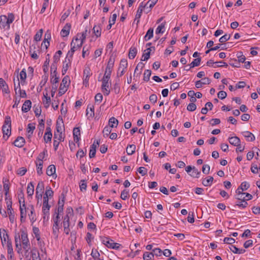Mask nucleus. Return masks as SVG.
Segmentation results:
<instances>
[{
  "instance_id": "nucleus-22",
  "label": "nucleus",
  "mask_w": 260,
  "mask_h": 260,
  "mask_svg": "<svg viewBox=\"0 0 260 260\" xmlns=\"http://www.w3.org/2000/svg\"><path fill=\"white\" fill-rule=\"evenodd\" d=\"M57 71H54L51 72V79L50 81L52 85H57L59 81V78L57 76Z\"/></svg>"
},
{
  "instance_id": "nucleus-28",
  "label": "nucleus",
  "mask_w": 260,
  "mask_h": 260,
  "mask_svg": "<svg viewBox=\"0 0 260 260\" xmlns=\"http://www.w3.org/2000/svg\"><path fill=\"white\" fill-rule=\"evenodd\" d=\"M20 237L21 235L20 236L19 234H16L15 236V243L18 252H19V251L21 250V245L20 244Z\"/></svg>"
},
{
  "instance_id": "nucleus-5",
  "label": "nucleus",
  "mask_w": 260,
  "mask_h": 260,
  "mask_svg": "<svg viewBox=\"0 0 260 260\" xmlns=\"http://www.w3.org/2000/svg\"><path fill=\"white\" fill-rule=\"evenodd\" d=\"M127 61L126 59L123 58L121 59L117 73L118 77H121L125 73L127 67Z\"/></svg>"
},
{
  "instance_id": "nucleus-35",
  "label": "nucleus",
  "mask_w": 260,
  "mask_h": 260,
  "mask_svg": "<svg viewBox=\"0 0 260 260\" xmlns=\"http://www.w3.org/2000/svg\"><path fill=\"white\" fill-rule=\"evenodd\" d=\"M136 148V147L134 144L128 145L126 149L127 155H129L133 154L135 152Z\"/></svg>"
},
{
  "instance_id": "nucleus-31",
  "label": "nucleus",
  "mask_w": 260,
  "mask_h": 260,
  "mask_svg": "<svg viewBox=\"0 0 260 260\" xmlns=\"http://www.w3.org/2000/svg\"><path fill=\"white\" fill-rule=\"evenodd\" d=\"M229 248L231 251L236 254H242L245 253L246 251L245 249H239L234 245H231Z\"/></svg>"
},
{
  "instance_id": "nucleus-50",
  "label": "nucleus",
  "mask_w": 260,
  "mask_h": 260,
  "mask_svg": "<svg viewBox=\"0 0 260 260\" xmlns=\"http://www.w3.org/2000/svg\"><path fill=\"white\" fill-rule=\"evenodd\" d=\"M44 189V184L43 181H40L38 183L36 189V192H43Z\"/></svg>"
},
{
  "instance_id": "nucleus-27",
  "label": "nucleus",
  "mask_w": 260,
  "mask_h": 260,
  "mask_svg": "<svg viewBox=\"0 0 260 260\" xmlns=\"http://www.w3.org/2000/svg\"><path fill=\"white\" fill-rule=\"evenodd\" d=\"M35 128H36L35 123H29L27 125L26 130H27V136L28 138L31 137Z\"/></svg>"
},
{
  "instance_id": "nucleus-8",
  "label": "nucleus",
  "mask_w": 260,
  "mask_h": 260,
  "mask_svg": "<svg viewBox=\"0 0 260 260\" xmlns=\"http://www.w3.org/2000/svg\"><path fill=\"white\" fill-rule=\"evenodd\" d=\"M83 45V41H79L78 37L74 39L71 43V49H74V51L80 50Z\"/></svg>"
},
{
  "instance_id": "nucleus-38",
  "label": "nucleus",
  "mask_w": 260,
  "mask_h": 260,
  "mask_svg": "<svg viewBox=\"0 0 260 260\" xmlns=\"http://www.w3.org/2000/svg\"><path fill=\"white\" fill-rule=\"evenodd\" d=\"M55 167L53 165H50L46 170V174L48 176H53L55 173Z\"/></svg>"
},
{
  "instance_id": "nucleus-19",
  "label": "nucleus",
  "mask_w": 260,
  "mask_h": 260,
  "mask_svg": "<svg viewBox=\"0 0 260 260\" xmlns=\"http://www.w3.org/2000/svg\"><path fill=\"white\" fill-rule=\"evenodd\" d=\"M8 214L9 215L10 220L11 223H13L14 220V215L13 214V209L12 207V202L7 203Z\"/></svg>"
},
{
  "instance_id": "nucleus-59",
  "label": "nucleus",
  "mask_w": 260,
  "mask_h": 260,
  "mask_svg": "<svg viewBox=\"0 0 260 260\" xmlns=\"http://www.w3.org/2000/svg\"><path fill=\"white\" fill-rule=\"evenodd\" d=\"M151 75V71L150 70H146L144 73L143 80L145 81L148 82L149 80L150 77Z\"/></svg>"
},
{
  "instance_id": "nucleus-34",
  "label": "nucleus",
  "mask_w": 260,
  "mask_h": 260,
  "mask_svg": "<svg viewBox=\"0 0 260 260\" xmlns=\"http://www.w3.org/2000/svg\"><path fill=\"white\" fill-rule=\"evenodd\" d=\"M213 181V177L212 176H208L206 178H205L202 181V184L205 186H210L212 185Z\"/></svg>"
},
{
  "instance_id": "nucleus-3",
  "label": "nucleus",
  "mask_w": 260,
  "mask_h": 260,
  "mask_svg": "<svg viewBox=\"0 0 260 260\" xmlns=\"http://www.w3.org/2000/svg\"><path fill=\"white\" fill-rule=\"evenodd\" d=\"M70 80L68 76H66L62 79L61 83L59 88L58 95L59 96L62 95L68 90V87L70 84Z\"/></svg>"
},
{
  "instance_id": "nucleus-42",
  "label": "nucleus",
  "mask_w": 260,
  "mask_h": 260,
  "mask_svg": "<svg viewBox=\"0 0 260 260\" xmlns=\"http://www.w3.org/2000/svg\"><path fill=\"white\" fill-rule=\"evenodd\" d=\"M20 79L21 80V84L23 85L25 82V79L26 78V73L25 69H23L19 74Z\"/></svg>"
},
{
  "instance_id": "nucleus-64",
  "label": "nucleus",
  "mask_w": 260,
  "mask_h": 260,
  "mask_svg": "<svg viewBox=\"0 0 260 260\" xmlns=\"http://www.w3.org/2000/svg\"><path fill=\"white\" fill-rule=\"evenodd\" d=\"M239 187L241 189L242 191L246 190L250 187V184L249 183L244 181L243 182Z\"/></svg>"
},
{
  "instance_id": "nucleus-24",
  "label": "nucleus",
  "mask_w": 260,
  "mask_h": 260,
  "mask_svg": "<svg viewBox=\"0 0 260 260\" xmlns=\"http://www.w3.org/2000/svg\"><path fill=\"white\" fill-rule=\"evenodd\" d=\"M243 136L248 141H253L255 140V137L253 134L248 131L242 132Z\"/></svg>"
},
{
  "instance_id": "nucleus-36",
  "label": "nucleus",
  "mask_w": 260,
  "mask_h": 260,
  "mask_svg": "<svg viewBox=\"0 0 260 260\" xmlns=\"http://www.w3.org/2000/svg\"><path fill=\"white\" fill-rule=\"evenodd\" d=\"M63 125H63L62 119L61 118L60 121H59V118H58L56 122V131L57 133H62V126Z\"/></svg>"
},
{
  "instance_id": "nucleus-25",
  "label": "nucleus",
  "mask_w": 260,
  "mask_h": 260,
  "mask_svg": "<svg viewBox=\"0 0 260 260\" xmlns=\"http://www.w3.org/2000/svg\"><path fill=\"white\" fill-rule=\"evenodd\" d=\"M229 142L231 145L235 146L241 143L240 139L237 136L229 137Z\"/></svg>"
},
{
  "instance_id": "nucleus-46",
  "label": "nucleus",
  "mask_w": 260,
  "mask_h": 260,
  "mask_svg": "<svg viewBox=\"0 0 260 260\" xmlns=\"http://www.w3.org/2000/svg\"><path fill=\"white\" fill-rule=\"evenodd\" d=\"M9 180L6 178H3V183H4V189L5 191V195L7 196L9 193V185L8 184Z\"/></svg>"
},
{
  "instance_id": "nucleus-16",
  "label": "nucleus",
  "mask_w": 260,
  "mask_h": 260,
  "mask_svg": "<svg viewBox=\"0 0 260 260\" xmlns=\"http://www.w3.org/2000/svg\"><path fill=\"white\" fill-rule=\"evenodd\" d=\"M67 211L68 212V213H67V215H66L63 218V222H62V223H63V226H70V217H69V214H72V212H73V210L72 209H70V208H68L67 209Z\"/></svg>"
},
{
  "instance_id": "nucleus-54",
  "label": "nucleus",
  "mask_w": 260,
  "mask_h": 260,
  "mask_svg": "<svg viewBox=\"0 0 260 260\" xmlns=\"http://www.w3.org/2000/svg\"><path fill=\"white\" fill-rule=\"evenodd\" d=\"M47 154V150L45 149L42 152H41L37 158V162L43 161L45 156Z\"/></svg>"
},
{
  "instance_id": "nucleus-9",
  "label": "nucleus",
  "mask_w": 260,
  "mask_h": 260,
  "mask_svg": "<svg viewBox=\"0 0 260 260\" xmlns=\"http://www.w3.org/2000/svg\"><path fill=\"white\" fill-rule=\"evenodd\" d=\"M50 207H51V206L49 205L48 201L46 200V199L43 200L42 212H43V215H47V219L49 218V214H50L49 210H50Z\"/></svg>"
},
{
  "instance_id": "nucleus-4",
  "label": "nucleus",
  "mask_w": 260,
  "mask_h": 260,
  "mask_svg": "<svg viewBox=\"0 0 260 260\" xmlns=\"http://www.w3.org/2000/svg\"><path fill=\"white\" fill-rule=\"evenodd\" d=\"M102 243L108 248L113 249H118L121 246V244L114 242L113 240L110 239L108 237L103 238Z\"/></svg>"
},
{
  "instance_id": "nucleus-11",
  "label": "nucleus",
  "mask_w": 260,
  "mask_h": 260,
  "mask_svg": "<svg viewBox=\"0 0 260 260\" xmlns=\"http://www.w3.org/2000/svg\"><path fill=\"white\" fill-rule=\"evenodd\" d=\"M0 237L2 241V245L4 246L5 244L7 242L9 238L8 234L5 229H0Z\"/></svg>"
},
{
  "instance_id": "nucleus-18",
  "label": "nucleus",
  "mask_w": 260,
  "mask_h": 260,
  "mask_svg": "<svg viewBox=\"0 0 260 260\" xmlns=\"http://www.w3.org/2000/svg\"><path fill=\"white\" fill-rule=\"evenodd\" d=\"M100 142L99 141H96V144H95V142L92 144L90 146V149L89 151V156L90 158H93L95 156L96 153V148L99 145Z\"/></svg>"
},
{
  "instance_id": "nucleus-13",
  "label": "nucleus",
  "mask_w": 260,
  "mask_h": 260,
  "mask_svg": "<svg viewBox=\"0 0 260 260\" xmlns=\"http://www.w3.org/2000/svg\"><path fill=\"white\" fill-rule=\"evenodd\" d=\"M0 87L3 93H10V90L8 84L6 83V81L2 78H0Z\"/></svg>"
},
{
  "instance_id": "nucleus-52",
  "label": "nucleus",
  "mask_w": 260,
  "mask_h": 260,
  "mask_svg": "<svg viewBox=\"0 0 260 260\" xmlns=\"http://www.w3.org/2000/svg\"><path fill=\"white\" fill-rule=\"evenodd\" d=\"M71 65V62H70V60H69V61H67V62H63L62 69V75H64L67 73V71H68L69 67H70Z\"/></svg>"
},
{
  "instance_id": "nucleus-21",
  "label": "nucleus",
  "mask_w": 260,
  "mask_h": 260,
  "mask_svg": "<svg viewBox=\"0 0 260 260\" xmlns=\"http://www.w3.org/2000/svg\"><path fill=\"white\" fill-rule=\"evenodd\" d=\"M30 211L28 214V216L31 224H33L36 221V214L35 213V209L33 205L30 206Z\"/></svg>"
},
{
  "instance_id": "nucleus-1",
  "label": "nucleus",
  "mask_w": 260,
  "mask_h": 260,
  "mask_svg": "<svg viewBox=\"0 0 260 260\" xmlns=\"http://www.w3.org/2000/svg\"><path fill=\"white\" fill-rule=\"evenodd\" d=\"M2 131L3 133V138L5 140H7L11 135V119L9 116H7L5 118Z\"/></svg>"
},
{
  "instance_id": "nucleus-47",
  "label": "nucleus",
  "mask_w": 260,
  "mask_h": 260,
  "mask_svg": "<svg viewBox=\"0 0 260 260\" xmlns=\"http://www.w3.org/2000/svg\"><path fill=\"white\" fill-rule=\"evenodd\" d=\"M112 127H111L108 125L104 127V128L103 131V136L104 137H107L110 135V134H111V131H112Z\"/></svg>"
},
{
  "instance_id": "nucleus-23",
  "label": "nucleus",
  "mask_w": 260,
  "mask_h": 260,
  "mask_svg": "<svg viewBox=\"0 0 260 260\" xmlns=\"http://www.w3.org/2000/svg\"><path fill=\"white\" fill-rule=\"evenodd\" d=\"M31 102L30 100L25 101L22 107V111L24 113L27 112L31 108Z\"/></svg>"
},
{
  "instance_id": "nucleus-58",
  "label": "nucleus",
  "mask_w": 260,
  "mask_h": 260,
  "mask_svg": "<svg viewBox=\"0 0 260 260\" xmlns=\"http://www.w3.org/2000/svg\"><path fill=\"white\" fill-rule=\"evenodd\" d=\"M201 60V58H197L194 59L189 64L190 68H194V67L199 66L200 64Z\"/></svg>"
},
{
  "instance_id": "nucleus-53",
  "label": "nucleus",
  "mask_w": 260,
  "mask_h": 260,
  "mask_svg": "<svg viewBox=\"0 0 260 260\" xmlns=\"http://www.w3.org/2000/svg\"><path fill=\"white\" fill-rule=\"evenodd\" d=\"M192 169V171L191 173L189 174V175L194 178H199L201 174V172L198 169H197L196 167L194 166L193 167Z\"/></svg>"
},
{
  "instance_id": "nucleus-15",
  "label": "nucleus",
  "mask_w": 260,
  "mask_h": 260,
  "mask_svg": "<svg viewBox=\"0 0 260 260\" xmlns=\"http://www.w3.org/2000/svg\"><path fill=\"white\" fill-rule=\"evenodd\" d=\"M46 132L45 133L44 136V140L46 143H47L49 142H50L52 137V134L51 133V130L50 127H47L46 128Z\"/></svg>"
},
{
  "instance_id": "nucleus-63",
  "label": "nucleus",
  "mask_w": 260,
  "mask_h": 260,
  "mask_svg": "<svg viewBox=\"0 0 260 260\" xmlns=\"http://www.w3.org/2000/svg\"><path fill=\"white\" fill-rule=\"evenodd\" d=\"M54 140H56L58 141H63L64 137H63L62 133H57V132H55Z\"/></svg>"
},
{
  "instance_id": "nucleus-37",
  "label": "nucleus",
  "mask_w": 260,
  "mask_h": 260,
  "mask_svg": "<svg viewBox=\"0 0 260 260\" xmlns=\"http://www.w3.org/2000/svg\"><path fill=\"white\" fill-rule=\"evenodd\" d=\"M138 52L137 49L135 47H131L129 50L128 58L131 59H134Z\"/></svg>"
},
{
  "instance_id": "nucleus-48",
  "label": "nucleus",
  "mask_w": 260,
  "mask_h": 260,
  "mask_svg": "<svg viewBox=\"0 0 260 260\" xmlns=\"http://www.w3.org/2000/svg\"><path fill=\"white\" fill-rule=\"evenodd\" d=\"M93 32L96 37H99L101 35V28L100 25H94L93 28Z\"/></svg>"
},
{
  "instance_id": "nucleus-40",
  "label": "nucleus",
  "mask_w": 260,
  "mask_h": 260,
  "mask_svg": "<svg viewBox=\"0 0 260 260\" xmlns=\"http://www.w3.org/2000/svg\"><path fill=\"white\" fill-rule=\"evenodd\" d=\"M34 192V185L32 182L28 184L27 187V193L28 196H32Z\"/></svg>"
},
{
  "instance_id": "nucleus-55",
  "label": "nucleus",
  "mask_w": 260,
  "mask_h": 260,
  "mask_svg": "<svg viewBox=\"0 0 260 260\" xmlns=\"http://www.w3.org/2000/svg\"><path fill=\"white\" fill-rule=\"evenodd\" d=\"M87 29H86L84 31H83L82 34H77V37L79 39V41H83V43L85 41L86 35H87Z\"/></svg>"
},
{
  "instance_id": "nucleus-41",
  "label": "nucleus",
  "mask_w": 260,
  "mask_h": 260,
  "mask_svg": "<svg viewBox=\"0 0 260 260\" xmlns=\"http://www.w3.org/2000/svg\"><path fill=\"white\" fill-rule=\"evenodd\" d=\"M94 106H91L89 107V106L87 107V108L86 109V115L87 116L89 117H92L94 115Z\"/></svg>"
},
{
  "instance_id": "nucleus-51",
  "label": "nucleus",
  "mask_w": 260,
  "mask_h": 260,
  "mask_svg": "<svg viewBox=\"0 0 260 260\" xmlns=\"http://www.w3.org/2000/svg\"><path fill=\"white\" fill-rule=\"evenodd\" d=\"M74 52L75 51H74V49L72 50L71 49L68 51L64 60L65 62H67V61H69V60L72 62V57Z\"/></svg>"
},
{
  "instance_id": "nucleus-12",
  "label": "nucleus",
  "mask_w": 260,
  "mask_h": 260,
  "mask_svg": "<svg viewBox=\"0 0 260 260\" xmlns=\"http://www.w3.org/2000/svg\"><path fill=\"white\" fill-rule=\"evenodd\" d=\"M211 80L209 78H203L201 80H199L196 82L195 86L197 88H200L202 87L203 85L209 84Z\"/></svg>"
},
{
  "instance_id": "nucleus-33",
  "label": "nucleus",
  "mask_w": 260,
  "mask_h": 260,
  "mask_svg": "<svg viewBox=\"0 0 260 260\" xmlns=\"http://www.w3.org/2000/svg\"><path fill=\"white\" fill-rule=\"evenodd\" d=\"M118 124V120L114 117H111L109 120L108 126L114 128L116 127Z\"/></svg>"
},
{
  "instance_id": "nucleus-45",
  "label": "nucleus",
  "mask_w": 260,
  "mask_h": 260,
  "mask_svg": "<svg viewBox=\"0 0 260 260\" xmlns=\"http://www.w3.org/2000/svg\"><path fill=\"white\" fill-rule=\"evenodd\" d=\"M44 96L45 100H43V103L44 104L45 108H47L50 105L51 99L49 96H48L47 93H46V94L44 93Z\"/></svg>"
},
{
  "instance_id": "nucleus-26",
  "label": "nucleus",
  "mask_w": 260,
  "mask_h": 260,
  "mask_svg": "<svg viewBox=\"0 0 260 260\" xmlns=\"http://www.w3.org/2000/svg\"><path fill=\"white\" fill-rule=\"evenodd\" d=\"M21 240L22 244H27L29 243V239L28 238L27 233L24 230L21 231Z\"/></svg>"
},
{
  "instance_id": "nucleus-56",
  "label": "nucleus",
  "mask_w": 260,
  "mask_h": 260,
  "mask_svg": "<svg viewBox=\"0 0 260 260\" xmlns=\"http://www.w3.org/2000/svg\"><path fill=\"white\" fill-rule=\"evenodd\" d=\"M248 205L247 202L246 201L245 197H243V199L241 202H240L236 204V206H238L240 208H245Z\"/></svg>"
},
{
  "instance_id": "nucleus-20",
  "label": "nucleus",
  "mask_w": 260,
  "mask_h": 260,
  "mask_svg": "<svg viewBox=\"0 0 260 260\" xmlns=\"http://www.w3.org/2000/svg\"><path fill=\"white\" fill-rule=\"evenodd\" d=\"M51 39V35L50 33L47 34L46 33L45 35V38L44 41L42 43V47L45 48L46 49L48 48L49 47L50 43L48 40H50Z\"/></svg>"
},
{
  "instance_id": "nucleus-60",
  "label": "nucleus",
  "mask_w": 260,
  "mask_h": 260,
  "mask_svg": "<svg viewBox=\"0 0 260 260\" xmlns=\"http://www.w3.org/2000/svg\"><path fill=\"white\" fill-rule=\"evenodd\" d=\"M142 12H143V11L141 9H138L137 11V14L135 16V19L134 20V22L136 21H137V25H138L140 22V18L141 17Z\"/></svg>"
},
{
  "instance_id": "nucleus-62",
  "label": "nucleus",
  "mask_w": 260,
  "mask_h": 260,
  "mask_svg": "<svg viewBox=\"0 0 260 260\" xmlns=\"http://www.w3.org/2000/svg\"><path fill=\"white\" fill-rule=\"evenodd\" d=\"M129 196V191L127 189H124L121 193L120 198L123 200H126Z\"/></svg>"
},
{
  "instance_id": "nucleus-10",
  "label": "nucleus",
  "mask_w": 260,
  "mask_h": 260,
  "mask_svg": "<svg viewBox=\"0 0 260 260\" xmlns=\"http://www.w3.org/2000/svg\"><path fill=\"white\" fill-rule=\"evenodd\" d=\"M0 27L7 29L10 28V24L8 23L7 17L6 15L0 16Z\"/></svg>"
},
{
  "instance_id": "nucleus-29",
  "label": "nucleus",
  "mask_w": 260,
  "mask_h": 260,
  "mask_svg": "<svg viewBox=\"0 0 260 260\" xmlns=\"http://www.w3.org/2000/svg\"><path fill=\"white\" fill-rule=\"evenodd\" d=\"M73 133L74 140L77 142L80 139V130L79 127H75Z\"/></svg>"
},
{
  "instance_id": "nucleus-61",
  "label": "nucleus",
  "mask_w": 260,
  "mask_h": 260,
  "mask_svg": "<svg viewBox=\"0 0 260 260\" xmlns=\"http://www.w3.org/2000/svg\"><path fill=\"white\" fill-rule=\"evenodd\" d=\"M43 30L42 29H40L35 35L34 37V40L36 42L40 41L42 38Z\"/></svg>"
},
{
  "instance_id": "nucleus-32",
  "label": "nucleus",
  "mask_w": 260,
  "mask_h": 260,
  "mask_svg": "<svg viewBox=\"0 0 260 260\" xmlns=\"http://www.w3.org/2000/svg\"><path fill=\"white\" fill-rule=\"evenodd\" d=\"M53 195V191L52 190L51 188L50 187H46V190L45 191V193L43 197V200L46 199V200H49V198L52 197Z\"/></svg>"
},
{
  "instance_id": "nucleus-44",
  "label": "nucleus",
  "mask_w": 260,
  "mask_h": 260,
  "mask_svg": "<svg viewBox=\"0 0 260 260\" xmlns=\"http://www.w3.org/2000/svg\"><path fill=\"white\" fill-rule=\"evenodd\" d=\"M36 167H37V172L39 175H41L43 173L42 169L43 162H36Z\"/></svg>"
},
{
  "instance_id": "nucleus-39",
  "label": "nucleus",
  "mask_w": 260,
  "mask_h": 260,
  "mask_svg": "<svg viewBox=\"0 0 260 260\" xmlns=\"http://www.w3.org/2000/svg\"><path fill=\"white\" fill-rule=\"evenodd\" d=\"M166 24V22H164L161 23L160 25H159L156 29L155 33L156 34H163L165 31V27Z\"/></svg>"
},
{
  "instance_id": "nucleus-7",
  "label": "nucleus",
  "mask_w": 260,
  "mask_h": 260,
  "mask_svg": "<svg viewBox=\"0 0 260 260\" xmlns=\"http://www.w3.org/2000/svg\"><path fill=\"white\" fill-rule=\"evenodd\" d=\"M115 57L111 55L109 59L107 66L106 68L104 75L111 76V73L114 67Z\"/></svg>"
},
{
  "instance_id": "nucleus-2",
  "label": "nucleus",
  "mask_w": 260,
  "mask_h": 260,
  "mask_svg": "<svg viewBox=\"0 0 260 260\" xmlns=\"http://www.w3.org/2000/svg\"><path fill=\"white\" fill-rule=\"evenodd\" d=\"M111 76L104 75L103 78L102 79V86L101 89L104 94L106 96L108 95L110 93V86L111 85V82H109Z\"/></svg>"
},
{
  "instance_id": "nucleus-43",
  "label": "nucleus",
  "mask_w": 260,
  "mask_h": 260,
  "mask_svg": "<svg viewBox=\"0 0 260 260\" xmlns=\"http://www.w3.org/2000/svg\"><path fill=\"white\" fill-rule=\"evenodd\" d=\"M153 36V29L150 28L146 32V35L144 36V39L146 41L151 39Z\"/></svg>"
},
{
  "instance_id": "nucleus-30",
  "label": "nucleus",
  "mask_w": 260,
  "mask_h": 260,
  "mask_svg": "<svg viewBox=\"0 0 260 260\" xmlns=\"http://www.w3.org/2000/svg\"><path fill=\"white\" fill-rule=\"evenodd\" d=\"M23 200L22 205L20 206V216L23 217H26V208L25 204L24 198H22Z\"/></svg>"
},
{
  "instance_id": "nucleus-17",
  "label": "nucleus",
  "mask_w": 260,
  "mask_h": 260,
  "mask_svg": "<svg viewBox=\"0 0 260 260\" xmlns=\"http://www.w3.org/2000/svg\"><path fill=\"white\" fill-rule=\"evenodd\" d=\"M71 28V24L67 23L60 31L61 36L62 37H67L69 35Z\"/></svg>"
},
{
  "instance_id": "nucleus-49",
  "label": "nucleus",
  "mask_w": 260,
  "mask_h": 260,
  "mask_svg": "<svg viewBox=\"0 0 260 260\" xmlns=\"http://www.w3.org/2000/svg\"><path fill=\"white\" fill-rule=\"evenodd\" d=\"M154 254L152 252H145L143 254V259L144 260H153Z\"/></svg>"
},
{
  "instance_id": "nucleus-6",
  "label": "nucleus",
  "mask_w": 260,
  "mask_h": 260,
  "mask_svg": "<svg viewBox=\"0 0 260 260\" xmlns=\"http://www.w3.org/2000/svg\"><path fill=\"white\" fill-rule=\"evenodd\" d=\"M59 216L56 215L53 217V225L52 226V233L55 238H58L59 230Z\"/></svg>"
},
{
  "instance_id": "nucleus-14",
  "label": "nucleus",
  "mask_w": 260,
  "mask_h": 260,
  "mask_svg": "<svg viewBox=\"0 0 260 260\" xmlns=\"http://www.w3.org/2000/svg\"><path fill=\"white\" fill-rule=\"evenodd\" d=\"M25 143V139L22 137H18L17 139L13 142V144L15 146L21 148L22 147Z\"/></svg>"
},
{
  "instance_id": "nucleus-57",
  "label": "nucleus",
  "mask_w": 260,
  "mask_h": 260,
  "mask_svg": "<svg viewBox=\"0 0 260 260\" xmlns=\"http://www.w3.org/2000/svg\"><path fill=\"white\" fill-rule=\"evenodd\" d=\"M61 54L62 52L60 50H58L55 53L53 56V62L55 63H57L59 61Z\"/></svg>"
}]
</instances>
